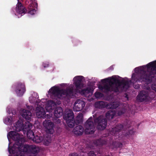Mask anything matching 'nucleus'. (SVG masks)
<instances>
[{
	"mask_svg": "<svg viewBox=\"0 0 156 156\" xmlns=\"http://www.w3.org/2000/svg\"><path fill=\"white\" fill-rule=\"evenodd\" d=\"M7 137L9 142V156H36L35 154L40 150L35 145H24V139L17 133L9 132Z\"/></svg>",
	"mask_w": 156,
	"mask_h": 156,
	"instance_id": "obj_1",
	"label": "nucleus"
},
{
	"mask_svg": "<svg viewBox=\"0 0 156 156\" xmlns=\"http://www.w3.org/2000/svg\"><path fill=\"white\" fill-rule=\"evenodd\" d=\"M86 79L81 76H75L73 79V84L62 83L51 87L48 91L47 96L54 99H63L67 97L74 98L75 92L78 91L83 86L82 81Z\"/></svg>",
	"mask_w": 156,
	"mask_h": 156,
	"instance_id": "obj_2",
	"label": "nucleus"
},
{
	"mask_svg": "<svg viewBox=\"0 0 156 156\" xmlns=\"http://www.w3.org/2000/svg\"><path fill=\"white\" fill-rule=\"evenodd\" d=\"M156 74V60L134 69L132 75L131 80L127 78H122V90L127 89L130 84L137 82L145 81L147 83L150 82L152 77Z\"/></svg>",
	"mask_w": 156,
	"mask_h": 156,
	"instance_id": "obj_3",
	"label": "nucleus"
},
{
	"mask_svg": "<svg viewBox=\"0 0 156 156\" xmlns=\"http://www.w3.org/2000/svg\"><path fill=\"white\" fill-rule=\"evenodd\" d=\"M20 114L27 121V122H25V124L23 126L22 122H20L18 126H17V123L14 124V127H12L14 130L16 131H11L10 132H14L17 133H19V136H22L23 138L24 139L23 136L20 135L18 132L20 131H22L25 134L27 132V137L30 139H32L34 138V133L33 131L30 130L32 128V124L29 122L30 121V119L32 117L31 113L29 111L21 108L19 111Z\"/></svg>",
	"mask_w": 156,
	"mask_h": 156,
	"instance_id": "obj_4",
	"label": "nucleus"
},
{
	"mask_svg": "<svg viewBox=\"0 0 156 156\" xmlns=\"http://www.w3.org/2000/svg\"><path fill=\"white\" fill-rule=\"evenodd\" d=\"M48 94H48H46V95ZM47 97L49 98H51ZM51 98L54 99V101L51 100L47 101L44 105H41V104H40V105H37V107L36 108L35 113L36 115L38 118L48 119L50 118L51 117L50 115H49L48 114H46L45 113L44 109L43 108V106H44V105H45V108L47 111L48 112H50L54 108L56 105L61 104V101H60L61 99L58 98L57 99Z\"/></svg>",
	"mask_w": 156,
	"mask_h": 156,
	"instance_id": "obj_5",
	"label": "nucleus"
},
{
	"mask_svg": "<svg viewBox=\"0 0 156 156\" xmlns=\"http://www.w3.org/2000/svg\"><path fill=\"white\" fill-rule=\"evenodd\" d=\"M92 117H90L85 124V133L92 134L94 133L95 125H97V128L100 130L104 129L107 125V121L103 116H100L98 119H94V123L92 121Z\"/></svg>",
	"mask_w": 156,
	"mask_h": 156,
	"instance_id": "obj_6",
	"label": "nucleus"
},
{
	"mask_svg": "<svg viewBox=\"0 0 156 156\" xmlns=\"http://www.w3.org/2000/svg\"><path fill=\"white\" fill-rule=\"evenodd\" d=\"M64 119L66 120L67 124L69 127L72 128L74 126V115L71 110H66L65 114L64 115Z\"/></svg>",
	"mask_w": 156,
	"mask_h": 156,
	"instance_id": "obj_7",
	"label": "nucleus"
},
{
	"mask_svg": "<svg viewBox=\"0 0 156 156\" xmlns=\"http://www.w3.org/2000/svg\"><path fill=\"white\" fill-rule=\"evenodd\" d=\"M39 96L37 93L33 92L31 93L30 96L29 97V102L37 105H44L47 101L46 99L43 98L41 100L38 99Z\"/></svg>",
	"mask_w": 156,
	"mask_h": 156,
	"instance_id": "obj_8",
	"label": "nucleus"
},
{
	"mask_svg": "<svg viewBox=\"0 0 156 156\" xmlns=\"http://www.w3.org/2000/svg\"><path fill=\"white\" fill-rule=\"evenodd\" d=\"M95 87L92 85H88L84 89L80 90H78V91L75 92L74 95L77 93H80L83 96L89 98L93 94V91Z\"/></svg>",
	"mask_w": 156,
	"mask_h": 156,
	"instance_id": "obj_9",
	"label": "nucleus"
},
{
	"mask_svg": "<svg viewBox=\"0 0 156 156\" xmlns=\"http://www.w3.org/2000/svg\"><path fill=\"white\" fill-rule=\"evenodd\" d=\"M18 3L16 5V7L14 12L15 15L17 16L18 17H20L22 16L25 14L27 11L26 9L20 2V1L24 2L26 0H17ZM28 0H27V1Z\"/></svg>",
	"mask_w": 156,
	"mask_h": 156,
	"instance_id": "obj_10",
	"label": "nucleus"
},
{
	"mask_svg": "<svg viewBox=\"0 0 156 156\" xmlns=\"http://www.w3.org/2000/svg\"><path fill=\"white\" fill-rule=\"evenodd\" d=\"M16 117L14 116H7L3 119V122L4 124L6 125H12V128H11V129L14 130L12 128V127H14V124L17 123V126H19L20 122H22V124H23V122L20 119L19 120H17V121L15 122L13 124V126H12V123H13L15 121H16Z\"/></svg>",
	"mask_w": 156,
	"mask_h": 156,
	"instance_id": "obj_11",
	"label": "nucleus"
},
{
	"mask_svg": "<svg viewBox=\"0 0 156 156\" xmlns=\"http://www.w3.org/2000/svg\"><path fill=\"white\" fill-rule=\"evenodd\" d=\"M100 104L99 108H106L108 109H115L118 107L119 105V102L115 101L109 104L103 101H98L96 102V105Z\"/></svg>",
	"mask_w": 156,
	"mask_h": 156,
	"instance_id": "obj_12",
	"label": "nucleus"
},
{
	"mask_svg": "<svg viewBox=\"0 0 156 156\" xmlns=\"http://www.w3.org/2000/svg\"><path fill=\"white\" fill-rule=\"evenodd\" d=\"M33 140L36 143H38L43 141L44 144L46 145H48L51 142V136H47L43 138L42 137L37 135L33 138Z\"/></svg>",
	"mask_w": 156,
	"mask_h": 156,
	"instance_id": "obj_13",
	"label": "nucleus"
},
{
	"mask_svg": "<svg viewBox=\"0 0 156 156\" xmlns=\"http://www.w3.org/2000/svg\"><path fill=\"white\" fill-rule=\"evenodd\" d=\"M85 102L81 99H77L75 102L73 106L74 111L79 112L82 110L85 106Z\"/></svg>",
	"mask_w": 156,
	"mask_h": 156,
	"instance_id": "obj_14",
	"label": "nucleus"
},
{
	"mask_svg": "<svg viewBox=\"0 0 156 156\" xmlns=\"http://www.w3.org/2000/svg\"><path fill=\"white\" fill-rule=\"evenodd\" d=\"M43 125L47 133L52 134L54 133V124L49 120H45L43 122Z\"/></svg>",
	"mask_w": 156,
	"mask_h": 156,
	"instance_id": "obj_15",
	"label": "nucleus"
},
{
	"mask_svg": "<svg viewBox=\"0 0 156 156\" xmlns=\"http://www.w3.org/2000/svg\"><path fill=\"white\" fill-rule=\"evenodd\" d=\"M126 111L125 108L120 109L118 112L116 114L114 110L112 109L107 112L106 115V118L108 119H112L115 115H120L124 113Z\"/></svg>",
	"mask_w": 156,
	"mask_h": 156,
	"instance_id": "obj_16",
	"label": "nucleus"
},
{
	"mask_svg": "<svg viewBox=\"0 0 156 156\" xmlns=\"http://www.w3.org/2000/svg\"><path fill=\"white\" fill-rule=\"evenodd\" d=\"M137 100L140 101H150V98L148 96L147 91L143 90L140 92L137 97Z\"/></svg>",
	"mask_w": 156,
	"mask_h": 156,
	"instance_id": "obj_17",
	"label": "nucleus"
},
{
	"mask_svg": "<svg viewBox=\"0 0 156 156\" xmlns=\"http://www.w3.org/2000/svg\"><path fill=\"white\" fill-rule=\"evenodd\" d=\"M26 91L25 86L23 83H18L16 86L15 91L17 96H22Z\"/></svg>",
	"mask_w": 156,
	"mask_h": 156,
	"instance_id": "obj_18",
	"label": "nucleus"
},
{
	"mask_svg": "<svg viewBox=\"0 0 156 156\" xmlns=\"http://www.w3.org/2000/svg\"><path fill=\"white\" fill-rule=\"evenodd\" d=\"M54 115L57 118L62 116L63 115V110L62 108L60 107L57 108L54 112ZM54 122L57 123H59L60 121L59 119H53Z\"/></svg>",
	"mask_w": 156,
	"mask_h": 156,
	"instance_id": "obj_19",
	"label": "nucleus"
},
{
	"mask_svg": "<svg viewBox=\"0 0 156 156\" xmlns=\"http://www.w3.org/2000/svg\"><path fill=\"white\" fill-rule=\"evenodd\" d=\"M73 132L76 135H81L84 132V129L82 126H78L74 129Z\"/></svg>",
	"mask_w": 156,
	"mask_h": 156,
	"instance_id": "obj_20",
	"label": "nucleus"
},
{
	"mask_svg": "<svg viewBox=\"0 0 156 156\" xmlns=\"http://www.w3.org/2000/svg\"><path fill=\"white\" fill-rule=\"evenodd\" d=\"M30 2V3L28 6V9H37V4L36 0H28L26 1H24V2L26 4L27 2L28 3Z\"/></svg>",
	"mask_w": 156,
	"mask_h": 156,
	"instance_id": "obj_21",
	"label": "nucleus"
},
{
	"mask_svg": "<svg viewBox=\"0 0 156 156\" xmlns=\"http://www.w3.org/2000/svg\"><path fill=\"white\" fill-rule=\"evenodd\" d=\"M122 126L121 125H118L115 128L112 129V132L115 135L118 134L117 132H119V130L122 128Z\"/></svg>",
	"mask_w": 156,
	"mask_h": 156,
	"instance_id": "obj_22",
	"label": "nucleus"
},
{
	"mask_svg": "<svg viewBox=\"0 0 156 156\" xmlns=\"http://www.w3.org/2000/svg\"><path fill=\"white\" fill-rule=\"evenodd\" d=\"M83 120V115L82 114H79L76 117V120L78 123H80L82 122Z\"/></svg>",
	"mask_w": 156,
	"mask_h": 156,
	"instance_id": "obj_23",
	"label": "nucleus"
},
{
	"mask_svg": "<svg viewBox=\"0 0 156 156\" xmlns=\"http://www.w3.org/2000/svg\"><path fill=\"white\" fill-rule=\"evenodd\" d=\"M37 10V9H28V13L31 15H34L36 13Z\"/></svg>",
	"mask_w": 156,
	"mask_h": 156,
	"instance_id": "obj_24",
	"label": "nucleus"
},
{
	"mask_svg": "<svg viewBox=\"0 0 156 156\" xmlns=\"http://www.w3.org/2000/svg\"><path fill=\"white\" fill-rule=\"evenodd\" d=\"M95 97L97 98H100L103 96V94L102 93L99 92H97L94 94Z\"/></svg>",
	"mask_w": 156,
	"mask_h": 156,
	"instance_id": "obj_25",
	"label": "nucleus"
},
{
	"mask_svg": "<svg viewBox=\"0 0 156 156\" xmlns=\"http://www.w3.org/2000/svg\"><path fill=\"white\" fill-rule=\"evenodd\" d=\"M94 143V144L96 145H99L105 144V143L103 142V141L102 140H98Z\"/></svg>",
	"mask_w": 156,
	"mask_h": 156,
	"instance_id": "obj_26",
	"label": "nucleus"
},
{
	"mask_svg": "<svg viewBox=\"0 0 156 156\" xmlns=\"http://www.w3.org/2000/svg\"><path fill=\"white\" fill-rule=\"evenodd\" d=\"M6 112L9 114L12 113L13 114L14 113L12 111V108L10 106H8L6 108Z\"/></svg>",
	"mask_w": 156,
	"mask_h": 156,
	"instance_id": "obj_27",
	"label": "nucleus"
},
{
	"mask_svg": "<svg viewBox=\"0 0 156 156\" xmlns=\"http://www.w3.org/2000/svg\"><path fill=\"white\" fill-rule=\"evenodd\" d=\"M49 66V62L47 61L43 62L42 64V66L44 68L48 67Z\"/></svg>",
	"mask_w": 156,
	"mask_h": 156,
	"instance_id": "obj_28",
	"label": "nucleus"
},
{
	"mask_svg": "<svg viewBox=\"0 0 156 156\" xmlns=\"http://www.w3.org/2000/svg\"><path fill=\"white\" fill-rule=\"evenodd\" d=\"M87 154L89 156H95L96 155V154L93 151H90Z\"/></svg>",
	"mask_w": 156,
	"mask_h": 156,
	"instance_id": "obj_29",
	"label": "nucleus"
},
{
	"mask_svg": "<svg viewBox=\"0 0 156 156\" xmlns=\"http://www.w3.org/2000/svg\"><path fill=\"white\" fill-rule=\"evenodd\" d=\"M152 89L154 90L156 92V84H153L151 86Z\"/></svg>",
	"mask_w": 156,
	"mask_h": 156,
	"instance_id": "obj_30",
	"label": "nucleus"
},
{
	"mask_svg": "<svg viewBox=\"0 0 156 156\" xmlns=\"http://www.w3.org/2000/svg\"><path fill=\"white\" fill-rule=\"evenodd\" d=\"M94 106L95 107L97 108H100V104H98L97 105H96V102L95 103Z\"/></svg>",
	"mask_w": 156,
	"mask_h": 156,
	"instance_id": "obj_31",
	"label": "nucleus"
},
{
	"mask_svg": "<svg viewBox=\"0 0 156 156\" xmlns=\"http://www.w3.org/2000/svg\"><path fill=\"white\" fill-rule=\"evenodd\" d=\"M87 100L90 101H92L93 100V98H89L88 99H87Z\"/></svg>",
	"mask_w": 156,
	"mask_h": 156,
	"instance_id": "obj_32",
	"label": "nucleus"
},
{
	"mask_svg": "<svg viewBox=\"0 0 156 156\" xmlns=\"http://www.w3.org/2000/svg\"><path fill=\"white\" fill-rule=\"evenodd\" d=\"M139 87V85H137L136 87L135 86L134 87V88L136 89H138Z\"/></svg>",
	"mask_w": 156,
	"mask_h": 156,
	"instance_id": "obj_33",
	"label": "nucleus"
},
{
	"mask_svg": "<svg viewBox=\"0 0 156 156\" xmlns=\"http://www.w3.org/2000/svg\"><path fill=\"white\" fill-rule=\"evenodd\" d=\"M129 134H132L133 133V131L132 130H130L129 132Z\"/></svg>",
	"mask_w": 156,
	"mask_h": 156,
	"instance_id": "obj_34",
	"label": "nucleus"
},
{
	"mask_svg": "<svg viewBox=\"0 0 156 156\" xmlns=\"http://www.w3.org/2000/svg\"><path fill=\"white\" fill-rule=\"evenodd\" d=\"M27 108L28 109H30V107L29 106H27Z\"/></svg>",
	"mask_w": 156,
	"mask_h": 156,
	"instance_id": "obj_35",
	"label": "nucleus"
},
{
	"mask_svg": "<svg viewBox=\"0 0 156 156\" xmlns=\"http://www.w3.org/2000/svg\"><path fill=\"white\" fill-rule=\"evenodd\" d=\"M76 154H74V156L76 155Z\"/></svg>",
	"mask_w": 156,
	"mask_h": 156,
	"instance_id": "obj_36",
	"label": "nucleus"
}]
</instances>
